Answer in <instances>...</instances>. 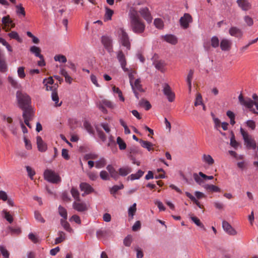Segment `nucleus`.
I'll return each mask as SVG.
<instances>
[{
	"mask_svg": "<svg viewBox=\"0 0 258 258\" xmlns=\"http://www.w3.org/2000/svg\"><path fill=\"white\" fill-rule=\"evenodd\" d=\"M130 17L132 31L137 34L143 33L145 29V24L140 18L138 11L135 8L131 9L130 12Z\"/></svg>",
	"mask_w": 258,
	"mask_h": 258,
	"instance_id": "nucleus-1",
	"label": "nucleus"
},
{
	"mask_svg": "<svg viewBox=\"0 0 258 258\" xmlns=\"http://www.w3.org/2000/svg\"><path fill=\"white\" fill-rule=\"evenodd\" d=\"M252 98L254 101L252 100L249 98H244L241 94L238 96L239 101L241 105L249 109L253 113L258 114V112L255 111L254 109L252 108L253 105H255L256 109L258 110V96L256 94H253L252 95Z\"/></svg>",
	"mask_w": 258,
	"mask_h": 258,
	"instance_id": "nucleus-2",
	"label": "nucleus"
},
{
	"mask_svg": "<svg viewBox=\"0 0 258 258\" xmlns=\"http://www.w3.org/2000/svg\"><path fill=\"white\" fill-rule=\"evenodd\" d=\"M16 98L20 108L31 106V98L27 93L18 91L16 93Z\"/></svg>",
	"mask_w": 258,
	"mask_h": 258,
	"instance_id": "nucleus-3",
	"label": "nucleus"
},
{
	"mask_svg": "<svg viewBox=\"0 0 258 258\" xmlns=\"http://www.w3.org/2000/svg\"><path fill=\"white\" fill-rule=\"evenodd\" d=\"M119 41L120 44L126 47L127 50L131 49V42L128 34L122 28H120L118 30Z\"/></svg>",
	"mask_w": 258,
	"mask_h": 258,
	"instance_id": "nucleus-4",
	"label": "nucleus"
},
{
	"mask_svg": "<svg viewBox=\"0 0 258 258\" xmlns=\"http://www.w3.org/2000/svg\"><path fill=\"white\" fill-rule=\"evenodd\" d=\"M240 133L242 135L244 144L248 149H255L256 147V143L255 140L252 139L242 128H240Z\"/></svg>",
	"mask_w": 258,
	"mask_h": 258,
	"instance_id": "nucleus-5",
	"label": "nucleus"
},
{
	"mask_svg": "<svg viewBox=\"0 0 258 258\" xmlns=\"http://www.w3.org/2000/svg\"><path fill=\"white\" fill-rule=\"evenodd\" d=\"M44 176L46 180L53 183H57L61 181L60 176L51 170H46L44 172Z\"/></svg>",
	"mask_w": 258,
	"mask_h": 258,
	"instance_id": "nucleus-6",
	"label": "nucleus"
},
{
	"mask_svg": "<svg viewBox=\"0 0 258 258\" xmlns=\"http://www.w3.org/2000/svg\"><path fill=\"white\" fill-rule=\"evenodd\" d=\"M23 111V117L24 119L25 123L29 127H31L29 123V121L31 120L33 117L34 113L31 106L21 108Z\"/></svg>",
	"mask_w": 258,
	"mask_h": 258,
	"instance_id": "nucleus-7",
	"label": "nucleus"
},
{
	"mask_svg": "<svg viewBox=\"0 0 258 258\" xmlns=\"http://www.w3.org/2000/svg\"><path fill=\"white\" fill-rule=\"evenodd\" d=\"M192 22V18L188 13H185L179 19V23L181 28L184 29L189 27V24Z\"/></svg>",
	"mask_w": 258,
	"mask_h": 258,
	"instance_id": "nucleus-8",
	"label": "nucleus"
},
{
	"mask_svg": "<svg viewBox=\"0 0 258 258\" xmlns=\"http://www.w3.org/2000/svg\"><path fill=\"white\" fill-rule=\"evenodd\" d=\"M105 106L109 108H113V105L112 103L107 99H103L99 101V102L97 104V107L99 108V109L104 113H107V110L105 108Z\"/></svg>",
	"mask_w": 258,
	"mask_h": 258,
	"instance_id": "nucleus-9",
	"label": "nucleus"
},
{
	"mask_svg": "<svg viewBox=\"0 0 258 258\" xmlns=\"http://www.w3.org/2000/svg\"><path fill=\"white\" fill-rule=\"evenodd\" d=\"M141 16L149 23L152 21L153 18L147 7L142 8L139 11Z\"/></svg>",
	"mask_w": 258,
	"mask_h": 258,
	"instance_id": "nucleus-10",
	"label": "nucleus"
},
{
	"mask_svg": "<svg viewBox=\"0 0 258 258\" xmlns=\"http://www.w3.org/2000/svg\"><path fill=\"white\" fill-rule=\"evenodd\" d=\"M164 94L167 96L168 101L172 102L175 99V94L171 90L170 87L168 84H165L163 88Z\"/></svg>",
	"mask_w": 258,
	"mask_h": 258,
	"instance_id": "nucleus-11",
	"label": "nucleus"
},
{
	"mask_svg": "<svg viewBox=\"0 0 258 258\" xmlns=\"http://www.w3.org/2000/svg\"><path fill=\"white\" fill-rule=\"evenodd\" d=\"M101 42L109 52L112 51V40L110 37L103 36L101 38Z\"/></svg>",
	"mask_w": 258,
	"mask_h": 258,
	"instance_id": "nucleus-12",
	"label": "nucleus"
},
{
	"mask_svg": "<svg viewBox=\"0 0 258 258\" xmlns=\"http://www.w3.org/2000/svg\"><path fill=\"white\" fill-rule=\"evenodd\" d=\"M117 58L120 63L121 67L124 72H128V69L125 68L126 64V59L124 54L121 50H119L117 53Z\"/></svg>",
	"mask_w": 258,
	"mask_h": 258,
	"instance_id": "nucleus-13",
	"label": "nucleus"
},
{
	"mask_svg": "<svg viewBox=\"0 0 258 258\" xmlns=\"http://www.w3.org/2000/svg\"><path fill=\"white\" fill-rule=\"evenodd\" d=\"M229 33L231 36L238 38H241L243 36V32L241 29L235 26L231 27L229 29Z\"/></svg>",
	"mask_w": 258,
	"mask_h": 258,
	"instance_id": "nucleus-14",
	"label": "nucleus"
},
{
	"mask_svg": "<svg viewBox=\"0 0 258 258\" xmlns=\"http://www.w3.org/2000/svg\"><path fill=\"white\" fill-rule=\"evenodd\" d=\"M222 227L224 230L230 235H235L236 234V230L231 226L227 221H223L222 222Z\"/></svg>",
	"mask_w": 258,
	"mask_h": 258,
	"instance_id": "nucleus-15",
	"label": "nucleus"
},
{
	"mask_svg": "<svg viewBox=\"0 0 258 258\" xmlns=\"http://www.w3.org/2000/svg\"><path fill=\"white\" fill-rule=\"evenodd\" d=\"M80 188L82 191H84V193L82 194L83 196H85V195H88L94 191L93 188L86 182L81 183Z\"/></svg>",
	"mask_w": 258,
	"mask_h": 258,
	"instance_id": "nucleus-16",
	"label": "nucleus"
},
{
	"mask_svg": "<svg viewBox=\"0 0 258 258\" xmlns=\"http://www.w3.org/2000/svg\"><path fill=\"white\" fill-rule=\"evenodd\" d=\"M8 70L5 56L3 51L0 49V72L5 73Z\"/></svg>",
	"mask_w": 258,
	"mask_h": 258,
	"instance_id": "nucleus-17",
	"label": "nucleus"
},
{
	"mask_svg": "<svg viewBox=\"0 0 258 258\" xmlns=\"http://www.w3.org/2000/svg\"><path fill=\"white\" fill-rule=\"evenodd\" d=\"M236 3L243 11H247L251 8V5L248 0H237Z\"/></svg>",
	"mask_w": 258,
	"mask_h": 258,
	"instance_id": "nucleus-18",
	"label": "nucleus"
},
{
	"mask_svg": "<svg viewBox=\"0 0 258 258\" xmlns=\"http://www.w3.org/2000/svg\"><path fill=\"white\" fill-rule=\"evenodd\" d=\"M36 142L38 150L40 152H44L46 151L47 149L46 144L42 140L40 136H37L36 138Z\"/></svg>",
	"mask_w": 258,
	"mask_h": 258,
	"instance_id": "nucleus-19",
	"label": "nucleus"
},
{
	"mask_svg": "<svg viewBox=\"0 0 258 258\" xmlns=\"http://www.w3.org/2000/svg\"><path fill=\"white\" fill-rule=\"evenodd\" d=\"M73 208L78 212H83L87 210V207L85 203L74 202L73 204Z\"/></svg>",
	"mask_w": 258,
	"mask_h": 258,
	"instance_id": "nucleus-20",
	"label": "nucleus"
},
{
	"mask_svg": "<svg viewBox=\"0 0 258 258\" xmlns=\"http://www.w3.org/2000/svg\"><path fill=\"white\" fill-rule=\"evenodd\" d=\"M231 46V42L227 39H223L220 42V47L223 51L229 50Z\"/></svg>",
	"mask_w": 258,
	"mask_h": 258,
	"instance_id": "nucleus-21",
	"label": "nucleus"
},
{
	"mask_svg": "<svg viewBox=\"0 0 258 258\" xmlns=\"http://www.w3.org/2000/svg\"><path fill=\"white\" fill-rule=\"evenodd\" d=\"M162 38H164V40L165 41L172 45H175L177 43V38L173 35L167 34L165 36H163Z\"/></svg>",
	"mask_w": 258,
	"mask_h": 258,
	"instance_id": "nucleus-22",
	"label": "nucleus"
},
{
	"mask_svg": "<svg viewBox=\"0 0 258 258\" xmlns=\"http://www.w3.org/2000/svg\"><path fill=\"white\" fill-rule=\"evenodd\" d=\"M2 23L3 24V29L8 32L10 31V28H9L10 23H12V21L10 19V16L4 17L2 18Z\"/></svg>",
	"mask_w": 258,
	"mask_h": 258,
	"instance_id": "nucleus-23",
	"label": "nucleus"
},
{
	"mask_svg": "<svg viewBox=\"0 0 258 258\" xmlns=\"http://www.w3.org/2000/svg\"><path fill=\"white\" fill-rule=\"evenodd\" d=\"M107 170L109 172L111 177L115 180H117L118 178V172H117L111 165H108L106 167Z\"/></svg>",
	"mask_w": 258,
	"mask_h": 258,
	"instance_id": "nucleus-24",
	"label": "nucleus"
},
{
	"mask_svg": "<svg viewBox=\"0 0 258 258\" xmlns=\"http://www.w3.org/2000/svg\"><path fill=\"white\" fill-rule=\"evenodd\" d=\"M142 147L147 149L148 151H150L154 150V145L150 142L147 141H144L142 139L139 141Z\"/></svg>",
	"mask_w": 258,
	"mask_h": 258,
	"instance_id": "nucleus-25",
	"label": "nucleus"
},
{
	"mask_svg": "<svg viewBox=\"0 0 258 258\" xmlns=\"http://www.w3.org/2000/svg\"><path fill=\"white\" fill-rule=\"evenodd\" d=\"M203 161L209 166L212 165L214 163V160L212 157L209 154H204L202 156Z\"/></svg>",
	"mask_w": 258,
	"mask_h": 258,
	"instance_id": "nucleus-26",
	"label": "nucleus"
},
{
	"mask_svg": "<svg viewBox=\"0 0 258 258\" xmlns=\"http://www.w3.org/2000/svg\"><path fill=\"white\" fill-rule=\"evenodd\" d=\"M185 195L188 197L194 203H195L199 208L203 209L204 206L200 204V203L197 200V199L193 196L189 192L186 191L185 192Z\"/></svg>",
	"mask_w": 258,
	"mask_h": 258,
	"instance_id": "nucleus-27",
	"label": "nucleus"
},
{
	"mask_svg": "<svg viewBox=\"0 0 258 258\" xmlns=\"http://www.w3.org/2000/svg\"><path fill=\"white\" fill-rule=\"evenodd\" d=\"M194 74V70L192 69L190 70L186 78V82L187 83L189 92H190L191 90V81L193 78Z\"/></svg>",
	"mask_w": 258,
	"mask_h": 258,
	"instance_id": "nucleus-28",
	"label": "nucleus"
},
{
	"mask_svg": "<svg viewBox=\"0 0 258 258\" xmlns=\"http://www.w3.org/2000/svg\"><path fill=\"white\" fill-rule=\"evenodd\" d=\"M30 51L31 53L34 54L36 57L42 58V55L41 54V49L36 46H32L30 48Z\"/></svg>",
	"mask_w": 258,
	"mask_h": 258,
	"instance_id": "nucleus-29",
	"label": "nucleus"
},
{
	"mask_svg": "<svg viewBox=\"0 0 258 258\" xmlns=\"http://www.w3.org/2000/svg\"><path fill=\"white\" fill-rule=\"evenodd\" d=\"M132 171L131 168L128 166H125L120 168L118 170V175L122 176H125L131 173Z\"/></svg>",
	"mask_w": 258,
	"mask_h": 258,
	"instance_id": "nucleus-30",
	"label": "nucleus"
},
{
	"mask_svg": "<svg viewBox=\"0 0 258 258\" xmlns=\"http://www.w3.org/2000/svg\"><path fill=\"white\" fill-rule=\"evenodd\" d=\"M141 81L139 79L136 80L135 83L131 84L133 90H138L140 92H143L144 90L142 88V85H141Z\"/></svg>",
	"mask_w": 258,
	"mask_h": 258,
	"instance_id": "nucleus-31",
	"label": "nucleus"
},
{
	"mask_svg": "<svg viewBox=\"0 0 258 258\" xmlns=\"http://www.w3.org/2000/svg\"><path fill=\"white\" fill-rule=\"evenodd\" d=\"M67 219H61L60 224L63 228L68 232L73 233V229L71 227L70 224L67 221Z\"/></svg>",
	"mask_w": 258,
	"mask_h": 258,
	"instance_id": "nucleus-32",
	"label": "nucleus"
},
{
	"mask_svg": "<svg viewBox=\"0 0 258 258\" xmlns=\"http://www.w3.org/2000/svg\"><path fill=\"white\" fill-rule=\"evenodd\" d=\"M154 64L155 68L157 70H158L161 72L164 71V68L165 66V63L164 61H163V60L155 61L154 62Z\"/></svg>",
	"mask_w": 258,
	"mask_h": 258,
	"instance_id": "nucleus-33",
	"label": "nucleus"
},
{
	"mask_svg": "<svg viewBox=\"0 0 258 258\" xmlns=\"http://www.w3.org/2000/svg\"><path fill=\"white\" fill-rule=\"evenodd\" d=\"M58 235L59 236L57 238L55 239V244H57L66 239V234L64 232L61 231H59L58 232Z\"/></svg>",
	"mask_w": 258,
	"mask_h": 258,
	"instance_id": "nucleus-34",
	"label": "nucleus"
},
{
	"mask_svg": "<svg viewBox=\"0 0 258 258\" xmlns=\"http://www.w3.org/2000/svg\"><path fill=\"white\" fill-rule=\"evenodd\" d=\"M71 193L72 197L78 202L81 201L80 198V193L78 189L74 187H73L71 190Z\"/></svg>",
	"mask_w": 258,
	"mask_h": 258,
	"instance_id": "nucleus-35",
	"label": "nucleus"
},
{
	"mask_svg": "<svg viewBox=\"0 0 258 258\" xmlns=\"http://www.w3.org/2000/svg\"><path fill=\"white\" fill-rule=\"evenodd\" d=\"M51 98L52 100L55 102V106H60L61 104V102L60 103H58L59 98L57 94V93L56 91H53L51 93Z\"/></svg>",
	"mask_w": 258,
	"mask_h": 258,
	"instance_id": "nucleus-36",
	"label": "nucleus"
},
{
	"mask_svg": "<svg viewBox=\"0 0 258 258\" xmlns=\"http://www.w3.org/2000/svg\"><path fill=\"white\" fill-rule=\"evenodd\" d=\"M15 7L16 8V13L18 15H22L23 17L25 16L26 13L25 9L22 7V4L16 5Z\"/></svg>",
	"mask_w": 258,
	"mask_h": 258,
	"instance_id": "nucleus-37",
	"label": "nucleus"
},
{
	"mask_svg": "<svg viewBox=\"0 0 258 258\" xmlns=\"http://www.w3.org/2000/svg\"><path fill=\"white\" fill-rule=\"evenodd\" d=\"M205 188L207 190L212 192H220L221 191L219 187L213 184L207 185L205 186Z\"/></svg>",
	"mask_w": 258,
	"mask_h": 258,
	"instance_id": "nucleus-38",
	"label": "nucleus"
},
{
	"mask_svg": "<svg viewBox=\"0 0 258 258\" xmlns=\"http://www.w3.org/2000/svg\"><path fill=\"white\" fill-rule=\"evenodd\" d=\"M113 14V11L106 8V12L104 16V20L105 21H108L110 20L111 19V17L112 16V15Z\"/></svg>",
	"mask_w": 258,
	"mask_h": 258,
	"instance_id": "nucleus-39",
	"label": "nucleus"
},
{
	"mask_svg": "<svg viewBox=\"0 0 258 258\" xmlns=\"http://www.w3.org/2000/svg\"><path fill=\"white\" fill-rule=\"evenodd\" d=\"M140 105L144 107L146 110H149L151 108V105L150 102L146 100L142 99L140 101Z\"/></svg>",
	"mask_w": 258,
	"mask_h": 258,
	"instance_id": "nucleus-40",
	"label": "nucleus"
},
{
	"mask_svg": "<svg viewBox=\"0 0 258 258\" xmlns=\"http://www.w3.org/2000/svg\"><path fill=\"white\" fill-rule=\"evenodd\" d=\"M8 36L11 39H15L16 40H17L19 42H22V40L19 37L18 33L15 31H12L11 32L9 33L8 34Z\"/></svg>",
	"mask_w": 258,
	"mask_h": 258,
	"instance_id": "nucleus-41",
	"label": "nucleus"
},
{
	"mask_svg": "<svg viewBox=\"0 0 258 258\" xmlns=\"http://www.w3.org/2000/svg\"><path fill=\"white\" fill-rule=\"evenodd\" d=\"M136 206H137L136 204L134 203L128 209V216L131 217L132 219L133 218V217L137 211Z\"/></svg>",
	"mask_w": 258,
	"mask_h": 258,
	"instance_id": "nucleus-42",
	"label": "nucleus"
},
{
	"mask_svg": "<svg viewBox=\"0 0 258 258\" xmlns=\"http://www.w3.org/2000/svg\"><path fill=\"white\" fill-rule=\"evenodd\" d=\"M106 164V160L102 158L97 161L95 163V167L97 168H101L104 167Z\"/></svg>",
	"mask_w": 258,
	"mask_h": 258,
	"instance_id": "nucleus-43",
	"label": "nucleus"
},
{
	"mask_svg": "<svg viewBox=\"0 0 258 258\" xmlns=\"http://www.w3.org/2000/svg\"><path fill=\"white\" fill-rule=\"evenodd\" d=\"M116 142L119 146V148L120 150H122L126 148V145L120 137H117Z\"/></svg>",
	"mask_w": 258,
	"mask_h": 258,
	"instance_id": "nucleus-44",
	"label": "nucleus"
},
{
	"mask_svg": "<svg viewBox=\"0 0 258 258\" xmlns=\"http://www.w3.org/2000/svg\"><path fill=\"white\" fill-rule=\"evenodd\" d=\"M59 214L63 218L62 219H67L68 214L67 210L62 206H59L58 207Z\"/></svg>",
	"mask_w": 258,
	"mask_h": 258,
	"instance_id": "nucleus-45",
	"label": "nucleus"
},
{
	"mask_svg": "<svg viewBox=\"0 0 258 258\" xmlns=\"http://www.w3.org/2000/svg\"><path fill=\"white\" fill-rule=\"evenodd\" d=\"M54 59L56 61H59L62 63H66L67 61L66 57L62 54L56 55L54 57Z\"/></svg>",
	"mask_w": 258,
	"mask_h": 258,
	"instance_id": "nucleus-46",
	"label": "nucleus"
},
{
	"mask_svg": "<svg viewBox=\"0 0 258 258\" xmlns=\"http://www.w3.org/2000/svg\"><path fill=\"white\" fill-rule=\"evenodd\" d=\"M211 46L214 48H217L219 45V38L215 36L211 38Z\"/></svg>",
	"mask_w": 258,
	"mask_h": 258,
	"instance_id": "nucleus-47",
	"label": "nucleus"
},
{
	"mask_svg": "<svg viewBox=\"0 0 258 258\" xmlns=\"http://www.w3.org/2000/svg\"><path fill=\"white\" fill-rule=\"evenodd\" d=\"M84 126L87 132L90 134L94 133V130L91 124L87 120L84 122Z\"/></svg>",
	"mask_w": 258,
	"mask_h": 258,
	"instance_id": "nucleus-48",
	"label": "nucleus"
},
{
	"mask_svg": "<svg viewBox=\"0 0 258 258\" xmlns=\"http://www.w3.org/2000/svg\"><path fill=\"white\" fill-rule=\"evenodd\" d=\"M190 218L192 222H194L198 226L205 229L204 225L198 218L195 216H191Z\"/></svg>",
	"mask_w": 258,
	"mask_h": 258,
	"instance_id": "nucleus-49",
	"label": "nucleus"
},
{
	"mask_svg": "<svg viewBox=\"0 0 258 258\" xmlns=\"http://www.w3.org/2000/svg\"><path fill=\"white\" fill-rule=\"evenodd\" d=\"M154 24L155 27L158 29H162L163 27V22L161 19H155L154 21Z\"/></svg>",
	"mask_w": 258,
	"mask_h": 258,
	"instance_id": "nucleus-50",
	"label": "nucleus"
},
{
	"mask_svg": "<svg viewBox=\"0 0 258 258\" xmlns=\"http://www.w3.org/2000/svg\"><path fill=\"white\" fill-rule=\"evenodd\" d=\"M133 241L132 236L128 235L123 240V244L126 246H130Z\"/></svg>",
	"mask_w": 258,
	"mask_h": 258,
	"instance_id": "nucleus-51",
	"label": "nucleus"
},
{
	"mask_svg": "<svg viewBox=\"0 0 258 258\" xmlns=\"http://www.w3.org/2000/svg\"><path fill=\"white\" fill-rule=\"evenodd\" d=\"M244 21L245 23L247 24V25L249 27H251L253 24V21L251 17L250 16L246 15L243 18Z\"/></svg>",
	"mask_w": 258,
	"mask_h": 258,
	"instance_id": "nucleus-52",
	"label": "nucleus"
},
{
	"mask_svg": "<svg viewBox=\"0 0 258 258\" xmlns=\"http://www.w3.org/2000/svg\"><path fill=\"white\" fill-rule=\"evenodd\" d=\"M123 188V185L122 184H120L119 185H114L112 188L110 189V192L111 194H115L118 190L121 189Z\"/></svg>",
	"mask_w": 258,
	"mask_h": 258,
	"instance_id": "nucleus-53",
	"label": "nucleus"
},
{
	"mask_svg": "<svg viewBox=\"0 0 258 258\" xmlns=\"http://www.w3.org/2000/svg\"><path fill=\"white\" fill-rule=\"evenodd\" d=\"M112 91L114 93H117L118 94V97L121 101H124V99L122 95V92L118 88L116 87L115 86H113L112 88Z\"/></svg>",
	"mask_w": 258,
	"mask_h": 258,
	"instance_id": "nucleus-54",
	"label": "nucleus"
},
{
	"mask_svg": "<svg viewBox=\"0 0 258 258\" xmlns=\"http://www.w3.org/2000/svg\"><path fill=\"white\" fill-rule=\"evenodd\" d=\"M34 216L35 219L38 221L42 223H44L45 222V220L43 219L41 214L39 212L35 211L34 212Z\"/></svg>",
	"mask_w": 258,
	"mask_h": 258,
	"instance_id": "nucleus-55",
	"label": "nucleus"
},
{
	"mask_svg": "<svg viewBox=\"0 0 258 258\" xmlns=\"http://www.w3.org/2000/svg\"><path fill=\"white\" fill-rule=\"evenodd\" d=\"M193 177L196 182L199 184H201L203 182L204 179H202L203 178L199 175V173H194Z\"/></svg>",
	"mask_w": 258,
	"mask_h": 258,
	"instance_id": "nucleus-56",
	"label": "nucleus"
},
{
	"mask_svg": "<svg viewBox=\"0 0 258 258\" xmlns=\"http://www.w3.org/2000/svg\"><path fill=\"white\" fill-rule=\"evenodd\" d=\"M24 69H25V68L23 67H19L18 69L17 72H18V76L21 79L24 78L26 76V75H25V73L24 72Z\"/></svg>",
	"mask_w": 258,
	"mask_h": 258,
	"instance_id": "nucleus-57",
	"label": "nucleus"
},
{
	"mask_svg": "<svg viewBox=\"0 0 258 258\" xmlns=\"http://www.w3.org/2000/svg\"><path fill=\"white\" fill-rule=\"evenodd\" d=\"M97 133L99 138L103 141L104 142L106 140V137L104 133L101 130L97 128Z\"/></svg>",
	"mask_w": 258,
	"mask_h": 258,
	"instance_id": "nucleus-58",
	"label": "nucleus"
},
{
	"mask_svg": "<svg viewBox=\"0 0 258 258\" xmlns=\"http://www.w3.org/2000/svg\"><path fill=\"white\" fill-rule=\"evenodd\" d=\"M100 176L103 180H109V176L107 172L105 170H102L100 173Z\"/></svg>",
	"mask_w": 258,
	"mask_h": 258,
	"instance_id": "nucleus-59",
	"label": "nucleus"
},
{
	"mask_svg": "<svg viewBox=\"0 0 258 258\" xmlns=\"http://www.w3.org/2000/svg\"><path fill=\"white\" fill-rule=\"evenodd\" d=\"M211 115L213 117V119L215 123V127L218 128L220 126V120L218 118L215 117L214 113L212 112L211 113Z\"/></svg>",
	"mask_w": 258,
	"mask_h": 258,
	"instance_id": "nucleus-60",
	"label": "nucleus"
},
{
	"mask_svg": "<svg viewBox=\"0 0 258 258\" xmlns=\"http://www.w3.org/2000/svg\"><path fill=\"white\" fill-rule=\"evenodd\" d=\"M0 251L2 255L5 257L4 258H8L9 256V253L8 251L3 246H0Z\"/></svg>",
	"mask_w": 258,
	"mask_h": 258,
	"instance_id": "nucleus-61",
	"label": "nucleus"
},
{
	"mask_svg": "<svg viewBox=\"0 0 258 258\" xmlns=\"http://www.w3.org/2000/svg\"><path fill=\"white\" fill-rule=\"evenodd\" d=\"M27 171L28 172V174L29 176L32 179L33 176L35 174V171L30 166H26V167Z\"/></svg>",
	"mask_w": 258,
	"mask_h": 258,
	"instance_id": "nucleus-62",
	"label": "nucleus"
},
{
	"mask_svg": "<svg viewBox=\"0 0 258 258\" xmlns=\"http://www.w3.org/2000/svg\"><path fill=\"white\" fill-rule=\"evenodd\" d=\"M214 207L218 210H223L224 207V204L219 201H216L213 203Z\"/></svg>",
	"mask_w": 258,
	"mask_h": 258,
	"instance_id": "nucleus-63",
	"label": "nucleus"
},
{
	"mask_svg": "<svg viewBox=\"0 0 258 258\" xmlns=\"http://www.w3.org/2000/svg\"><path fill=\"white\" fill-rule=\"evenodd\" d=\"M8 81L11 85L14 88H18L19 84L12 77H8Z\"/></svg>",
	"mask_w": 258,
	"mask_h": 258,
	"instance_id": "nucleus-64",
	"label": "nucleus"
}]
</instances>
